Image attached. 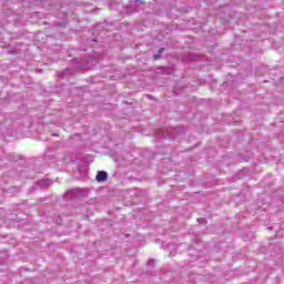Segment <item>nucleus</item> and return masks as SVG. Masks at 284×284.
<instances>
[{
    "label": "nucleus",
    "mask_w": 284,
    "mask_h": 284,
    "mask_svg": "<svg viewBox=\"0 0 284 284\" xmlns=\"http://www.w3.org/2000/svg\"><path fill=\"white\" fill-rule=\"evenodd\" d=\"M154 57H155V59H160V55H159V54H155Z\"/></svg>",
    "instance_id": "2"
},
{
    "label": "nucleus",
    "mask_w": 284,
    "mask_h": 284,
    "mask_svg": "<svg viewBox=\"0 0 284 284\" xmlns=\"http://www.w3.org/2000/svg\"><path fill=\"white\" fill-rule=\"evenodd\" d=\"M97 181L99 182H103V181H108V172L105 171H99L97 176H95Z\"/></svg>",
    "instance_id": "1"
},
{
    "label": "nucleus",
    "mask_w": 284,
    "mask_h": 284,
    "mask_svg": "<svg viewBox=\"0 0 284 284\" xmlns=\"http://www.w3.org/2000/svg\"><path fill=\"white\" fill-rule=\"evenodd\" d=\"M163 50H165V49L161 48V49H160V53L163 52Z\"/></svg>",
    "instance_id": "3"
}]
</instances>
